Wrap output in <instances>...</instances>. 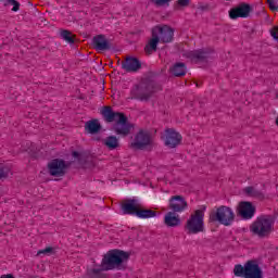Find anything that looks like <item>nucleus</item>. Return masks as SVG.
<instances>
[{"mask_svg":"<svg viewBox=\"0 0 278 278\" xmlns=\"http://www.w3.org/2000/svg\"><path fill=\"white\" fill-rule=\"evenodd\" d=\"M129 257V252L118 249L110 250L103 255L100 267L87 269L86 275L88 278H105V274H103L104 270H125Z\"/></svg>","mask_w":278,"mask_h":278,"instance_id":"obj_1","label":"nucleus"},{"mask_svg":"<svg viewBox=\"0 0 278 278\" xmlns=\"http://www.w3.org/2000/svg\"><path fill=\"white\" fill-rule=\"evenodd\" d=\"M100 114L105 123H115V134L119 136H129L131 131V124H129L127 116L121 112H114L112 106H103Z\"/></svg>","mask_w":278,"mask_h":278,"instance_id":"obj_2","label":"nucleus"},{"mask_svg":"<svg viewBox=\"0 0 278 278\" xmlns=\"http://www.w3.org/2000/svg\"><path fill=\"white\" fill-rule=\"evenodd\" d=\"M274 227L275 218L271 215H261L251 224L250 231L257 238H268Z\"/></svg>","mask_w":278,"mask_h":278,"instance_id":"obj_3","label":"nucleus"},{"mask_svg":"<svg viewBox=\"0 0 278 278\" xmlns=\"http://www.w3.org/2000/svg\"><path fill=\"white\" fill-rule=\"evenodd\" d=\"M233 220H236V214L231 207L226 205H220L216 211H212L208 217V223H219L224 227H230L233 225Z\"/></svg>","mask_w":278,"mask_h":278,"instance_id":"obj_4","label":"nucleus"},{"mask_svg":"<svg viewBox=\"0 0 278 278\" xmlns=\"http://www.w3.org/2000/svg\"><path fill=\"white\" fill-rule=\"evenodd\" d=\"M205 210H207V206L202 205L189 217L185 226L188 233L195 235L205 231V224L203 222V218H205Z\"/></svg>","mask_w":278,"mask_h":278,"instance_id":"obj_5","label":"nucleus"},{"mask_svg":"<svg viewBox=\"0 0 278 278\" xmlns=\"http://www.w3.org/2000/svg\"><path fill=\"white\" fill-rule=\"evenodd\" d=\"M153 94H155V84L153 81L140 83L130 90V99L137 101H149Z\"/></svg>","mask_w":278,"mask_h":278,"instance_id":"obj_6","label":"nucleus"},{"mask_svg":"<svg viewBox=\"0 0 278 278\" xmlns=\"http://www.w3.org/2000/svg\"><path fill=\"white\" fill-rule=\"evenodd\" d=\"M68 164L62 159H53L48 163V173L51 177H64Z\"/></svg>","mask_w":278,"mask_h":278,"instance_id":"obj_7","label":"nucleus"},{"mask_svg":"<svg viewBox=\"0 0 278 278\" xmlns=\"http://www.w3.org/2000/svg\"><path fill=\"white\" fill-rule=\"evenodd\" d=\"M181 140H184V137H181V134H179L173 128L165 129V138H164L165 147H168V149H177V147L181 144Z\"/></svg>","mask_w":278,"mask_h":278,"instance_id":"obj_8","label":"nucleus"},{"mask_svg":"<svg viewBox=\"0 0 278 278\" xmlns=\"http://www.w3.org/2000/svg\"><path fill=\"white\" fill-rule=\"evenodd\" d=\"M252 11L253 9L251 8V4L241 3L237 8H232L229 11V17L232 21H236L238 18H249Z\"/></svg>","mask_w":278,"mask_h":278,"instance_id":"obj_9","label":"nucleus"},{"mask_svg":"<svg viewBox=\"0 0 278 278\" xmlns=\"http://www.w3.org/2000/svg\"><path fill=\"white\" fill-rule=\"evenodd\" d=\"M169 210L174 213L181 214L188 210V202L182 195H173L169 199Z\"/></svg>","mask_w":278,"mask_h":278,"instance_id":"obj_10","label":"nucleus"},{"mask_svg":"<svg viewBox=\"0 0 278 278\" xmlns=\"http://www.w3.org/2000/svg\"><path fill=\"white\" fill-rule=\"evenodd\" d=\"M237 214L243 218V220H251L255 216V207L251 202H240L237 208Z\"/></svg>","mask_w":278,"mask_h":278,"instance_id":"obj_11","label":"nucleus"},{"mask_svg":"<svg viewBox=\"0 0 278 278\" xmlns=\"http://www.w3.org/2000/svg\"><path fill=\"white\" fill-rule=\"evenodd\" d=\"M152 30L156 31V35L159 36V40H161V42H173V36H175V30L170 28V26H156Z\"/></svg>","mask_w":278,"mask_h":278,"instance_id":"obj_12","label":"nucleus"},{"mask_svg":"<svg viewBox=\"0 0 278 278\" xmlns=\"http://www.w3.org/2000/svg\"><path fill=\"white\" fill-rule=\"evenodd\" d=\"M139 207H142V203L138 199H128L122 204L123 214L129 216H137Z\"/></svg>","mask_w":278,"mask_h":278,"instance_id":"obj_13","label":"nucleus"},{"mask_svg":"<svg viewBox=\"0 0 278 278\" xmlns=\"http://www.w3.org/2000/svg\"><path fill=\"white\" fill-rule=\"evenodd\" d=\"M149 144H151V135H149L148 131L144 130H140L136 136H135V140L131 143V147H134V149H139L142 150L146 147H149Z\"/></svg>","mask_w":278,"mask_h":278,"instance_id":"obj_14","label":"nucleus"},{"mask_svg":"<svg viewBox=\"0 0 278 278\" xmlns=\"http://www.w3.org/2000/svg\"><path fill=\"white\" fill-rule=\"evenodd\" d=\"M122 68L126 73H138L142 68V62L136 56H127L124 62H122Z\"/></svg>","mask_w":278,"mask_h":278,"instance_id":"obj_15","label":"nucleus"},{"mask_svg":"<svg viewBox=\"0 0 278 278\" xmlns=\"http://www.w3.org/2000/svg\"><path fill=\"white\" fill-rule=\"evenodd\" d=\"M245 278H264V273L257 262L248 261L245 263Z\"/></svg>","mask_w":278,"mask_h":278,"instance_id":"obj_16","label":"nucleus"},{"mask_svg":"<svg viewBox=\"0 0 278 278\" xmlns=\"http://www.w3.org/2000/svg\"><path fill=\"white\" fill-rule=\"evenodd\" d=\"M91 45L96 51H110L112 46L105 35H97L92 38Z\"/></svg>","mask_w":278,"mask_h":278,"instance_id":"obj_17","label":"nucleus"},{"mask_svg":"<svg viewBox=\"0 0 278 278\" xmlns=\"http://www.w3.org/2000/svg\"><path fill=\"white\" fill-rule=\"evenodd\" d=\"M184 58H188V60H191V62L199 64V62H207L210 53L205 50H193L185 52Z\"/></svg>","mask_w":278,"mask_h":278,"instance_id":"obj_18","label":"nucleus"},{"mask_svg":"<svg viewBox=\"0 0 278 278\" xmlns=\"http://www.w3.org/2000/svg\"><path fill=\"white\" fill-rule=\"evenodd\" d=\"M157 45H160V36L152 29V38L149 40L148 45L144 47V51L148 55L155 53L157 51Z\"/></svg>","mask_w":278,"mask_h":278,"instance_id":"obj_19","label":"nucleus"},{"mask_svg":"<svg viewBox=\"0 0 278 278\" xmlns=\"http://www.w3.org/2000/svg\"><path fill=\"white\" fill-rule=\"evenodd\" d=\"M243 192L247 194V197H251L252 199H257V201H264L266 199V193H264V191L253 186L245 187L243 189Z\"/></svg>","mask_w":278,"mask_h":278,"instance_id":"obj_20","label":"nucleus"},{"mask_svg":"<svg viewBox=\"0 0 278 278\" xmlns=\"http://www.w3.org/2000/svg\"><path fill=\"white\" fill-rule=\"evenodd\" d=\"M164 224L166 227H179V225H181V219L179 216H175L174 212H168L165 215Z\"/></svg>","mask_w":278,"mask_h":278,"instance_id":"obj_21","label":"nucleus"},{"mask_svg":"<svg viewBox=\"0 0 278 278\" xmlns=\"http://www.w3.org/2000/svg\"><path fill=\"white\" fill-rule=\"evenodd\" d=\"M85 130L87 134H99L101 131V124H99V119L86 122Z\"/></svg>","mask_w":278,"mask_h":278,"instance_id":"obj_22","label":"nucleus"},{"mask_svg":"<svg viewBox=\"0 0 278 278\" xmlns=\"http://www.w3.org/2000/svg\"><path fill=\"white\" fill-rule=\"evenodd\" d=\"M170 73L174 77H184V75H186V63L174 64L170 68Z\"/></svg>","mask_w":278,"mask_h":278,"instance_id":"obj_23","label":"nucleus"},{"mask_svg":"<svg viewBox=\"0 0 278 278\" xmlns=\"http://www.w3.org/2000/svg\"><path fill=\"white\" fill-rule=\"evenodd\" d=\"M136 216L137 218H155V216H157V213L153 210H144L142 207H139Z\"/></svg>","mask_w":278,"mask_h":278,"instance_id":"obj_24","label":"nucleus"},{"mask_svg":"<svg viewBox=\"0 0 278 278\" xmlns=\"http://www.w3.org/2000/svg\"><path fill=\"white\" fill-rule=\"evenodd\" d=\"M104 144L110 149V151H114V149H118V138L115 136H109L104 139Z\"/></svg>","mask_w":278,"mask_h":278,"instance_id":"obj_25","label":"nucleus"},{"mask_svg":"<svg viewBox=\"0 0 278 278\" xmlns=\"http://www.w3.org/2000/svg\"><path fill=\"white\" fill-rule=\"evenodd\" d=\"M233 275H235V277H243V278H245V275H247V264H244V266H242L241 264L235 265Z\"/></svg>","mask_w":278,"mask_h":278,"instance_id":"obj_26","label":"nucleus"},{"mask_svg":"<svg viewBox=\"0 0 278 278\" xmlns=\"http://www.w3.org/2000/svg\"><path fill=\"white\" fill-rule=\"evenodd\" d=\"M61 38L68 42L70 45L75 43V38H73V33L70 30H61Z\"/></svg>","mask_w":278,"mask_h":278,"instance_id":"obj_27","label":"nucleus"},{"mask_svg":"<svg viewBox=\"0 0 278 278\" xmlns=\"http://www.w3.org/2000/svg\"><path fill=\"white\" fill-rule=\"evenodd\" d=\"M12 5V12H18V10H21V2L16 1V0H5L4 1V8H8Z\"/></svg>","mask_w":278,"mask_h":278,"instance_id":"obj_28","label":"nucleus"},{"mask_svg":"<svg viewBox=\"0 0 278 278\" xmlns=\"http://www.w3.org/2000/svg\"><path fill=\"white\" fill-rule=\"evenodd\" d=\"M10 175V167L0 166V179H8Z\"/></svg>","mask_w":278,"mask_h":278,"instance_id":"obj_29","label":"nucleus"},{"mask_svg":"<svg viewBox=\"0 0 278 278\" xmlns=\"http://www.w3.org/2000/svg\"><path fill=\"white\" fill-rule=\"evenodd\" d=\"M152 3H154L156 8H162L164 5H168V3H170V0H152Z\"/></svg>","mask_w":278,"mask_h":278,"instance_id":"obj_30","label":"nucleus"},{"mask_svg":"<svg viewBox=\"0 0 278 278\" xmlns=\"http://www.w3.org/2000/svg\"><path fill=\"white\" fill-rule=\"evenodd\" d=\"M51 253H53V248L48 247L45 248L43 250H39L37 255H50Z\"/></svg>","mask_w":278,"mask_h":278,"instance_id":"obj_31","label":"nucleus"},{"mask_svg":"<svg viewBox=\"0 0 278 278\" xmlns=\"http://www.w3.org/2000/svg\"><path fill=\"white\" fill-rule=\"evenodd\" d=\"M266 1L269 5V10H271L273 12H277V10H278L277 1H275V0H266Z\"/></svg>","mask_w":278,"mask_h":278,"instance_id":"obj_32","label":"nucleus"},{"mask_svg":"<svg viewBox=\"0 0 278 278\" xmlns=\"http://www.w3.org/2000/svg\"><path fill=\"white\" fill-rule=\"evenodd\" d=\"M177 4L181 8H188V5H190V0H178Z\"/></svg>","mask_w":278,"mask_h":278,"instance_id":"obj_33","label":"nucleus"},{"mask_svg":"<svg viewBox=\"0 0 278 278\" xmlns=\"http://www.w3.org/2000/svg\"><path fill=\"white\" fill-rule=\"evenodd\" d=\"M270 36L274 38V40H278V30H277V27H274V28L270 30Z\"/></svg>","mask_w":278,"mask_h":278,"instance_id":"obj_34","label":"nucleus"},{"mask_svg":"<svg viewBox=\"0 0 278 278\" xmlns=\"http://www.w3.org/2000/svg\"><path fill=\"white\" fill-rule=\"evenodd\" d=\"M72 155H73V157L78 160V162H81V153L74 151V152H72Z\"/></svg>","mask_w":278,"mask_h":278,"instance_id":"obj_35","label":"nucleus"},{"mask_svg":"<svg viewBox=\"0 0 278 278\" xmlns=\"http://www.w3.org/2000/svg\"><path fill=\"white\" fill-rule=\"evenodd\" d=\"M0 278H14L12 274L2 275Z\"/></svg>","mask_w":278,"mask_h":278,"instance_id":"obj_36","label":"nucleus"},{"mask_svg":"<svg viewBox=\"0 0 278 278\" xmlns=\"http://www.w3.org/2000/svg\"><path fill=\"white\" fill-rule=\"evenodd\" d=\"M276 125H277V127H278V117L276 118Z\"/></svg>","mask_w":278,"mask_h":278,"instance_id":"obj_37","label":"nucleus"}]
</instances>
